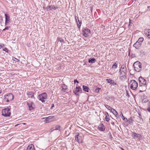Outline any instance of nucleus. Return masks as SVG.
Instances as JSON below:
<instances>
[{
	"mask_svg": "<svg viewBox=\"0 0 150 150\" xmlns=\"http://www.w3.org/2000/svg\"><path fill=\"white\" fill-rule=\"evenodd\" d=\"M3 21V19L1 16H0V23H1Z\"/></svg>",
	"mask_w": 150,
	"mask_h": 150,
	"instance_id": "obj_39",
	"label": "nucleus"
},
{
	"mask_svg": "<svg viewBox=\"0 0 150 150\" xmlns=\"http://www.w3.org/2000/svg\"><path fill=\"white\" fill-rule=\"evenodd\" d=\"M117 67V64L115 62L112 66V68L113 69H116Z\"/></svg>",
	"mask_w": 150,
	"mask_h": 150,
	"instance_id": "obj_27",
	"label": "nucleus"
},
{
	"mask_svg": "<svg viewBox=\"0 0 150 150\" xmlns=\"http://www.w3.org/2000/svg\"><path fill=\"white\" fill-rule=\"evenodd\" d=\"M128 121L127 122H128L129 124H132V123L133 120L132 119V117H131L128 120Z\"/></svg>",
	"mask_w": 150,
	"mask_h": 150,
	"instance_id": "obj_28",
	"label": "nucleus"
},
{
	"mask_svg": "<svg viewBox=\"0 0 150 150\" xmlns=\"http://www.w3.org/2000/svg\"><path fill=\"white\" fill-rule=\"evenodd\" d=\"M75 139L76 140V141L79 143L80 142V139H79V137H75Z\"/></svg>",
	"mask_w": 150,
	"mask_h": 150,
	"instance_id": "obj_37",
	"label": "nucleus"
},
{
	"mask_svg": "<svg viewBox=\"0 0 150 150\" xmlns=\"http://www.w3.org/2000/svg\"><path fill=\"white\" fill-rule=\"evenodd\" d=\"M51 6H47V7H46V8H45V9H47V11H48V10L49 9H50V8H51Z\"/></svg>",
	"mask_w": 150,
	"mask_h": 150,
	"instance_id": "obj_41",
	"label": "nucleus"
},
{
	"mask_svg": "<svg viewBox=\"0 0 150 150\" xmlns=\"http://www.w3.org/2000/svg\"><path fill=\"white\" fill-rule=\"evenodd\" d=\"M2 47V46L1 45H0V48H1Z\"/></svg>",
	"mask_w": 150,
	"mask_h": 150,
	"instance_id": "obj_60",
	"label": "nucleus"
},
{
	"mask_svg": "<svg viewBox=\"0 0 150 150\" xmlns=\"http://www.w3.org/2000/svg\"><path fill=\"white\" fill-rule=\"evenodd\" d=\"M129 85L130 88L133 90L136 89L138 86L137 83L134 80H131L130 81Z\"/></svg>",
	"mask_w": 150,
	"mask_h": 150,
	"instance_id": "obj_5",
	"label": "nucleus"
},
{
	"mask_svg": "<svg viewBox=\"0 0 150 150\" xmlns=\"http://www.w3.org/2000/svg\"><path fill=\"white\" fill-rule=\"evenodd\" d=\"M146 35L150 39V34H147V33H146Z\"/></svg>",
	"mask_w": 150,
	"mask_h": 150,
	"instance_id": "obj_42",
	"label": "nucleus"
},
{
	"mask_svg": "<svg viewBox=\"0 0 150 150\" xmlns=\"http://www.w3.org/2000/svg\"><path fill=\"white\" fill-rule=\"evenodd\" d=\"M104 105L107 109H108V110H110L111 111H112V110L113 109V108H111V107L108 105L105 104Z\"/></svg>",
	"mask_w": 150,
	"mask_h": 150,
	"instance_id": "obj_23",
	"label": "nucleus"
},
{
	"mask_svg": "<svg viewBox=\"0 0 150 150\" xmlns=\"http://www.w3.org/2000/svg\"><path fill=\"white\" fill-rule=\"evenodd\" d=\"M81 26V25H78V28L79 29H80Z\"/></svg>",
	"mask_w": 150,
	"mask_h": 150,
	"instance_id": "obj_54",
	"label": "nucleus"
},
{
	"mask_svg": "<svg viewBox=\"0 0 150 150\" xmlns=\"http://www.w3.org/2000/svg\"><path fill=\"white\" fill-rule=\"evenodd\" d=\"M82 88L83 91L87 92H89V88L88 87L85 85H83L82 86Z\"/></svg>",
	"mask_w": 150,
	"mask_h": 150,
	"instance_id": "obj_18",
	"label": "nucleus"
},
{
	"mask_svg": "<svg viewBox=\"0 0 150 150\" xmlns=\"http://www.w3.org/2000/svg\"><path fill=\"white\" fill-rule=\"evenodd\" d=\"M106 81L108 83H110L113 86L117 85V83H116L115 82L114 80H112L110 79H106Z\"/></svg>",
	"mask_w": 150,
	"mask_h": 150,
	"instance_id": "obj_12",
	"label": "nucleus"
},
{
	"mask_svg": "<svg viewBox=\"0 0 150 150\" xmlns=\"http://www.w3.org/2000/svg\"><path fill=\"white\" fill-rule=\"evenodd\" d=\"M138 138L139 139H143L144 138V137L141 134H138Z\"/></svg>",
	"mask_w": 150,
	"mask_h": 150,
	"instance_id": "obj_33",
	"label": "nucleus"
},
{
	"mask_svg": "<svg viewBox=\"0 0 150 150\" xmlns=\"http://www.w3.org/2000/svg\"><path fill=\"white\" fill-rule=\"evenodd\" d=\"M11 114L10 109L7 107L5 108L2 110V115L4 117H9Z\"/></svg>",
	"mask_w": 150,
	"mask_h": 150,
	"instance_id": "obj_4",
	"label": "nucleus"
},
{
	"mask_svg": "<svg viewBox=\"0 0 150 150\" xmlns=\"http://www.w3.org/2000/svg\"><path fill=\"white\" fill-rule=\"evenodd\" d=\"M6 95L8 99L9 100V102L12 101L13 99L14 96L12 93H9Z\"/></svg>",
	"mask_w": 150,
	"mask_h": 150,
	"instance_id": "obj_11",
	"label": "nucleus"
},
{
	"mask_svg": "<svg viewBox=\"0 0 150 150\" xmlns=\"http://www.w3.org/2000/svg\"><path fill=\"white\" fill-rule=\"evenodd\" d=\"M119 78L122 80H124L126 78L127 70L126 66L122 65L119 71Z\"/></svg>",
	"mask_w": 150,
	"mask_h": 150,
	"instance_id": "obj_1",
	"label": "nucleus"
},
{
	"mask_svg": "<svg viewBox=\"0 0 150 150\" xmlns=\"http://www.w3.org/2000/svg\"><path fill=\"white\" fill-rule=\"evenodd\" d=\"M34 93H33L32 92H27V95L28 96H31L32 95H33Z\"/></svg>",
	"mask_w": 150,
	"mask_h": 150,
	"instance_id": "obj_34",
	"label": "nucleus"
},
{
	"mask_svg": "<svg viewBox=\"0 0 150 150\" xmlns=\"http://www.w3.org/2000/svg\"><path fill=\"white\" fill-rule=\"evenodd\" d=\"M77 19H78V22L79 23V22H80V21L79 20V19H78V17H77Z\"/></svg>",
	"mask_w": 150,
	"mask_h": 150,
	"instance_id": "obj_57",
	"label": "nucleus"
},
{
	"mask_svg": "<svg viewBox=\"0 0 150 150\" xmlns=\"http://www.w3.org/2000/svg\"><path fill=\"white\" fill-rule=\"evenodd\" d=\"M141 45L142 43L137 41L134 44L133 46L137 49H139L141 46Z\"/></svg>",
	"mask_w": 150,
	"mask_h": 150,
	"instance_id": "obj_13",
	"label": "nucleus"
},
{
	"mask_svg": "<svg viewBox=\"0 0 150 150\" xmlns=\"http://www.w3.org/2000/svg\"><path fill=\"white\" fill-rule=\"evenodd\" d=\"M133 135L134 136L133 138L135 139L138 138V134L135 132H132Z\"/></svg>",
	"mask_w": 150,
	"mask_h": 150,
	"instance_id": "obj_26",
	"label": "nucleus"
},
{
	"mask_svg": "<svg viewBox=\"0 0 150 150\" xmlns=\"http://www.w3.org/2000/svg\"><path fill=\"white\" fill-rule=\"evenodd\" d=\"M148 108H150V102H149V107Z\"/></svg>",
	"mask_w": 150,
	"mask_h": 150,
	"instance_id": "obj_56",
	"label": "nucleus"
},
{
	"mask_svg": "<svg viewBox=\"0 0 150 150\" xmlns=\"http://www.w3.org/2000/svg\"><path fill=\"white\" fill-rule=\"evenodd\" d=\"M101 89V88H97L95 89V91L97 93H98L99 92V91Z\"/></svg>",
	"mask_w": 150,
	"mask_h": 150,
	"instance_id": "obj_32",
	"label": "nucleus"
},
{
	"mask_svg": "<svg viewBox=\"0 0 150 150\" xmlns=\"http://www.w3.org/2000/svg\"><path fill=\"white\" fill-rule=\"evenodd\" d=\"M82 32L83 36L86 37H88L91 34V30L87 28H85Z\"/></svg>",
	"mask_w": 150,
	"mask_h": 150,
	"instance_id": "obj_7",
	"label": "nucleus"
},
{
	"mask_svg": "<svg viewBox=\"0 0 150 150\" xmlns=\"http://www.w3.org/2000/svg\"><path fill=\"white\" fill-rule=\"evenodd\" d=\"M147 111L150 112V108H148L147 109Z\"/></svg>",
	"mask_w": 150,
	"mask_h": 150,
	"instance_id": "obj_51",
	"label": "nucleus"
},
{
	"mask_svg": "<svg viewBox=\"0 0 150 150\" xmlns=\"http://www.w3.org/2000/svg\"><path fill=\"white\" fill-rule=\"evenodd\" d=\"M131 20H130L129 19V25H128V26H130V24H131Z\"/></svg>",
	"mask_w": 150,
	"mask_h": 150,
	"instance_id": "obj_53",
	"label": "nucleus"
},
{
	"mask_svg": "<svg viewBox=\"0 0 150 150\" xmlns=\"http://www.w3.org/2000/svg\"><path fill=\"white\" fill-rule=\"evenodd\" d=\"M139 85L140 88H139L142 90H140V92H142L146 90V81L142 77L140 76L139 78Z\"/></svg>",
	"mask_w": 150,
	"mask_h": 150,
	"instance_id": "obj_2",
	"label": "nucleus"
},
{
	"mask_svg": "<svg viewBox=\"0 0 150 150\" xmlns=\"http://www.w3.org/2000/svg\"><path fill=\"white\" fill-rule=\"evenodd\" d=\"M15 59H16V61L18 62H19V60L18 59H17L16 58H15Z\"/></svg>",
	"mask_w": 150,
	"mask_h": 150,
	"instance_id": "obj_52",
	"label": "nucleus"
},
{
	"mask_svg": "<svg viewBox=\"0 0 150 150\" xmlns=\"http://www.w3.org/2000/svg\"><path fill=\"white\" fill-rule=\"evenodd\" d=\"M111 124H114V122H111Z\"/></svg>",
	"mask_w": 150,
	"mask_h": 150,
	"instance_id": "obj_62",
	"label": "nucleus"
},
{
	"mask_svg": "<svg viewBox=\"0 0 150 150\" xmlns=\"http://www.w3.org/2000/svg\"><path fill=\"white\" fill-rule=\"evenodd\" d=\"M3 50L7 53L8 52V50L7 48L6 47H5L4 49H3Z\"/></svg>",
	"mask_w": 150,
	"mask_h": 150,
	"instance_id": "obj_36",
	"label": "nucleus"
},
{
	"mask_svg": "<svg viewBox=\"0 0 150 150\" xmlns=\"http://www.w3.org/2000/svg\"><path fill=\"white\" fill-rule=\"evenodd\" d=\"M26 150H35L34 146L33 144H31L29 145L27 147Z\"/></svg>",
	"mask_w": 150,
	"mask_h": 150,
	"instance_id": "obj_17",
	"label": "nucleus"
},
{
	"mask_svg": "<svg viewBox=\"0 0 150 150\" xmlns=\"http://www.w3.org/2000/svg\"><path fill=\"white\" fill-rule=\"evenodd\" d=\"M45 8H45L44 7H43V8L44 9H45Z\"/></svg>",
	"mask_w": 150,
	"mask_h": 150,
	"instance_id": "obj_63",
	"label": "nucleus"
},
{
	"mask_svg": "<svg viewBox=\"0 0 150 150\" xmlns=\"http://www.w3.org/2000/svg\"><path fill=\"white\" fill-rule=\"evenodd\" d=\"M99 130L101 131H103L105 129V127L103 124H101L98 126Z\"/></svg>",
	"mask_w": 150,
	"mask_h": 150,
	"instance_id": "obj_16",
	"label": "nucleus"
},
{
	"mask_svg": "<svg viewBox=\"0 0 150 150\" xmlns=\"http://www.w3.org/2000/svg\"><path fill=\"white\" fill-rule=\"evenodd\" d=\"M38 99L42 103L45 102V99H47V95L46 93H44L41 94L39 95L38 97Z\"/></svg>",
	"mask_w": 150,
	"mask_h": 150,
	"instance_id": "obj_6",
	"label": "nucleus"
},
{
	"mask_svg": "<svg viewBox=\"0 0 150 150\" xmlns=\"http://www.w3.org/2000/svg\"><path fill=\"white\" fill-rule=\"evenodd\" d=\"M82 91V90L81 87L79 86H76V90L75 91H74L73 93L76 95L79 96V93H78L80 91H81L80 93H81V92Z\"/></svg>",
	"mask_w": 150,
	"mask_h": 150,
	"instance_id": "obj_10",
	"label": "nucleus"
},
{
	"mask_svg": "<svg viewBox=\"0 0 150 150\" xmlns=\"http://www.w3.org/2000/svg\"><path fill=\"white\" fill-rule=\"evenodd\" d=\"M112 110V111H111V112L116 117H119L118 113L113 108V109Z\"/></svg>",
	"mask_w": 150,
	"mask_h": 150,
	"instance_id": "obj_20",
	"label": "nucleus"
},
{
	"mask_svg": "<svg viewBox=\"0 0 150 150\" xmlns=\"http://www.w3.org/2000/svg\"><path fill=\"white\" fill-rule=\"evenodd\" d=\"M27 105L28 107L29 110H32L35 109V106L34 103L32 101H30L27 102Z\"/></svg>",
	"mask_w": 150,
	"mask_h": 150,
	"instance_id": "obj_8",
	"label": "nucleus"
},
{
	"mask_svg": "<svg viewBox=\"0 0 150 150\" xmlns=\"http://www.w3.org/2000/svg\"><path fill=\"white\" fill-rule=\"evenodd\" d=\"M105 119L106 121L107 122H108L110 120V119L108 117L109 116L108 113L107 112H105Z\"/></svg>",
	"mask_w": 150,
	"mask_h": 150,
	"instance_id": "obj_19",
	"label": "nucleus"
},
{
	"mask_svg": "<svg viewBox=\"0 0 150 150\" xmlns=\"http://www.w3.org/2000/svg\"><path fill=\"white\" fill-rule=\"evenodd\" d=\"M109 99H111V100H114V97H113L112 96H111L109 97Z\"/></svg>",
	"mask_w": 150,
	"mask_h": 150,
	"instance_id": "obj_45",
	"label": "nucleus"
},
{
	"mask_svg": "<svg viewBox=\"0 0 150 150\" xmlns=\"http://www.w3.org/2000/svg\"><path fill=\"white\" fill-rule=\"evenodd\" d=\"M134 70L135 71L139 72L142 69V66L141 63L138 61L134 62L133 64Z\"/></svg>",
	"mask_w": 150,
	"mask_h": 150,
	"instance_id": "obj_3",
	"label": "nucleus"
},
{
	"mask_svg": "<svg viewBox=\"0 0 150 150\" xmlns=\"http://www.w3.org/2000/svg\"><path fill=\"white\" fill-rule=\"evenodd\" d=\"M31 98H32L35 99V98L34 97V95H32L31 96Z\"/></svg>",
	"mask_w": 150,
	"mask_h": 150,
	"instance_id": "obj_49",
	"label": "nucleus"
},
{
	"mask_svg": "<svg viewBox=\"0 0 150 150\" xmlns=\"http://www.w3.org/2000/svg\"><path fill=\"white\" fill-rule=\"evenodd\" d=\"M23 124H24V125H25V123H23Z\"/></svg>",
	"mask_w": 150,
	"mask_h": 150,
	"instance_id": "obj_64",
	"label": "nucleus"
},
{
	"mask_svg": "<svg viewBox=\"0 0 150 150\" xmlns=\"http://www.w3.org/2000/svg\"><path fill=\"white\" fill-rule=\"evenodd\" d=\"M126 96H128V97H129V96L128 91H126Z\"/></svg>",
	"mask_w": 150,
	"mask_h": 150,
	"instance_id": "obj_44",
	"label": "nucleus"
},
{
	"mask_svg": "<svg viewBox=\"0 0 150 150\" xmlns=\"http://www.w3.org/2000/svg\"><path fill=\"white\" fill-rule=\"evenodd\" d=\"M51 9H50V10H51L52 9L54 10H56L58 8L57 6L56 7L54 5H51Z\"/></svg>",
	"mask_w": 150,
	"mask_h": 150,
	"instance_id": "obj_31",
	"label": "nucleus"
},
{
	"mask_svg": "<svg viewBox=\"0 0 150 150\" xmlns=\"http://www.w3.org/2000/svg\"><path fill=\"white\" fill-rule=\"evenodd\" d=\"M147 8L150 10V6H148L147 7Z\"/></svg>",
	"mask_w": 150,
	"mask_h": 150,
	"instance_id": "obj_55",
	"label": "nucleus"
},
{
	"mask_svg": "<svg viewBox=\"0 0 150 150\" xmlns=\"http://www.w3.org/2000/svg\"><path fill=\"white\" fill-rule=\"evenodd\" d=\"M2 91L1 90H0V94L1 93Z\"/></svg>",
	"mask_w": 150,
	"mask_h": 150,
	"instance_id": "obj_61",
	"label": "nucleus"
},
{
	"mask_svg": "<svg viewBox=\"0 0 150 150\" xmlns=\"http://www.w3.org/2000/svg\"><path fill=\"white\" fill-rule=\"evenodd\" d=\"M79 133H76L75 137H78L79 136Z\"/></svg>",
	"mask_w": 150,
	"mask_h": 150,
	"instance_id": "obj_43",
	"label": "nucleus"
},
{
	"mask_svg": "<svg viewBox=\"0 0 150 150\" xmlns=\"http://www.w3.org/2000/svg\"><path fill=\"white\" fill-rule=\"evenodd\" d=\"M57 40H58L60 42L63 43H64L65 42L64 41L63 39L59 37H58L57 38Z\"/></svg>",
	"mask_w": 150,
	"mask_h": 150,
	"instance_id": "obj_25",
	"label": "nucleus"
},
{
	"mask_svg": "<svg viewBox=\"0 0 150 150\" xmlns=\"http://www.w3.org/2000/svg\"><path fill=\"white\" fill-rule=\"evenodd\" d=\"M54 116H50L46 118V119L45 120V122L46 123H49L52 120L51 119H53Z\"/></svg>",
	"mask_w": 150,
	"mask_h": 150,
	"instance_id": "obj_14",
	"label": "nucleus"
},
{
	"mask_svg": "<svg viewBox=\"0 0 150 150\" xmlns=\"http://www.w3.org/2000/svg\"><path fill=\"white\" fill-rule=\"evenodd\" d=\"M92 9H93V8L92 7H91L90 10H91V12L92 11Z\"/></svg>",
	"mask_w": 150,
	"mask_h": 150,
	"instance_id": "obj_58",
	"label": "nucleus"
},
{
	"mask_svg": "<svg viewBox=\"0 0 150 150\" xmlns=\"http://www.w3.org/2000/svg\"><path fill=\"white\" fill-rule=\"evenodd\" d=\"M74 83H79V81H77V79H74Z\"/></svg>",
	"mask_w": 150,
	"mask_h": 150,
	"instance_id": "obj_46",
	"label": "nucleus"
},
{
	"mask_svg": "<svg viewBox=\"0 0 150 150\" xmlns=\"http://www.w3.org/2000/svg\"><path fill=\"white\" fill-rule=\"evenodd\" d=\"M147 34H150V29H148L147 31Z\"/></svg>",
	"mask_w": 150,
	"mask_h": 150,
	"instance_id": "obj_48",
	"label": "nucleus"
},
{
	"mask_svg": "<svg viewBox=\"0 0 150 150\" xmlns=\"http://www.w3.org/2000/svg\"><path fill=\"white\" fill-rule=\"evenodd\" d=\"M130 49H129V50H128V55L129 56L130 55Z\"/></svg>",
	"mask_w": 150,
	"mask_h": 150,
	"instance_id": "obj_50",
	"label": "nucleus"
},
{
	"mask_svg": "<svg viewBox=\"0 0 150 150\" xmlns=\"http://www.w3.org/2000/svg\"><path fill=\"white\" fill-rule=\"evenodd\" d=\"M131 58H133L134 57H136L135 55L134 54H132L131 55Z\"/></svg>",
	"mask_w": 150,
	"mask_h": 150,
	"instance_id": "obj_40",
	"label": "nucleus"
},
{
	"mask_svg": "<svg viewBox=\"0 0 150 150\" xmlns=\"http://www.w3.org/2000/svg\"><path fill=\"white\" fill-rule=\"evenodd\" d=\"M76 16H75V20L77 22V19H76ZM77 25H81V24H82V21H80V22H79V23H77Z\"/></svg>",
	"mask_w": 150,
	"mask_h": 150,
	"instance_id": "obj_35",
	"label": "nucleus"
},
{
	"mask_svg": "<svg viewBox=\"0 0 150 150\" xmlns=\"http://www.w3.org/2000/svg\"><path fill=\"white\" fill-rule=\"evenodd\" d=\"M54 104H52V106L51 107V109H53V107H54Z\"/></svg>",
	"mask_w": 150,
	"mask_h": 150,
	"instance_id": "obj_47",
	"label": "nucleus"
},
{
	"mask_svg": "<svg viewBox=\"0 0 150 150\" xmlns=\"http://www.w3.org/2000/svg\"><path fill=\"white\" fill-rule=\"evenodd\" d=\"M62 91L64 92H66V90L67 89V86L64 84L62 85Z\"/></svg>",
	"mask_w": 150,
	"mask_h": 150,
	"instance_id": "obj_21",
	"label": "nucleus"
},
{
	"mask_svg": "<svg viewBox=\"0 0 150 150\" xmlns=\"http://www.w3.org/2000/svg\"><path fill=\"white\" fill-rule=\"evenodd\" d=\"M143 40L144 38H143L141 37L139 38L137 41H138L140 43H142V42L143 41Z\"/></svg>",
	"mask_w": 150,
	"mask_h": 150,
	"instance_id": "obj_29",
	"label": "nucleus"
},
{
	"mask_svg": "<svg viewBox=\"0 0 150 150\" xmlns=\"http://www.w3.org/2000/svg\"><path fill=\"white\" fill-rule=\"evenodd\" d=\"M10 28V26H6V27L4 29L3 31H5L6 30H8L9 28Z\"/></svg>",
	"mask_w": 150,
	"mask_h": 150,
	"instance_id": "obj_38",
	"label": "nucleus"
},
{
	"mask_svg": "<svg viewBox=\"0 0 150 150\" xmlns=\"http://www.w3.org/2000/svg\"><path fill=\"white\" fill-rule=\"evenodd\" d=\"M5 25L6 26L7 25L8 23L10 22L11 19L8 14L6 13L5 14Z\"/></svg>",
	"mask_w": 150,
	"mask_h": 150,
	"instance_id": "obj_9",
	"label": "nucleus"
},
{
	"mask_svg": "<svg viewBox=\"0 0 150 150\" xmlns=\"http://www.w3.org/2000/svg\"><path fill=\"white\" fill-rule=\"evenodd\" d=\"M121 117H122V118L123 120L125 122H127L128 121V120L127 118L125 117L122 114V112H121Z\"/></svg>",
	"mask_w": 150,
	"mask_h": 150,
	"instance_id": "obj_24",
	"label": "nucleus"
},
{
	"mask_svg": "<svg viewBox=\"0 0 150 150\" xmlns=\"http://www.w3.org/2000/svg\"><path fill=\"white\" fill-rule=\"evenodd\" d=\"M4 100L6 101V102H9V100L8 99L6 95L4 96Z\"/></svg>",
	"mask_w": 150,
	"mask_h": 150,
	"instance_id": "obj_30",
	"label": "nucleus"
},
{
	"mask_svg": "<svg viewBox=\"0 0 150 150\" xmlns=\"http://www.w3.org/2000/svg\"><path fill=\"white\" fill-rule=\"evenodd\" d=\"M61 128V127L59 125H57L54 127H53L51 129V132L53 131L54 130H58L59 131L60 130V129Z\"/></svg>",
	"mask_w": 150,
	"mask_h": 150,
	"instance_id": "obj_15",
	"label": "nucleus"
},
{
	"mask_svg": "<svg viewBox=\"0 0 150 150\" xmlns=\"http://www.w3.org/2000/svg\"><path fill=\"white\" fill-rule=\"evenodd\" d=\"M96 61V59L94 58H91L89 59L88 62L89 63H93Z\"/></svg>",
	"mask_w": 150,
	"mask_h": 150,
	"instance_id": "obj_22",
	"label": "nucleus"
},
{
	"mask_svg": "<svg viewBox=\"0 0 150 150\" xmlns=\"http://www.w3.org/2000/svg\"><path fill=\"white\" fill-rule=\"evenodd\" d=\"M121 149L122 150H125L124 149H123V148H121Z\"/></svg>",
	"mask_w": 150,
	"mask_h": 150,
	"instance_id": "obj_59",
	"label": "nucleus"
}]
</instances>
